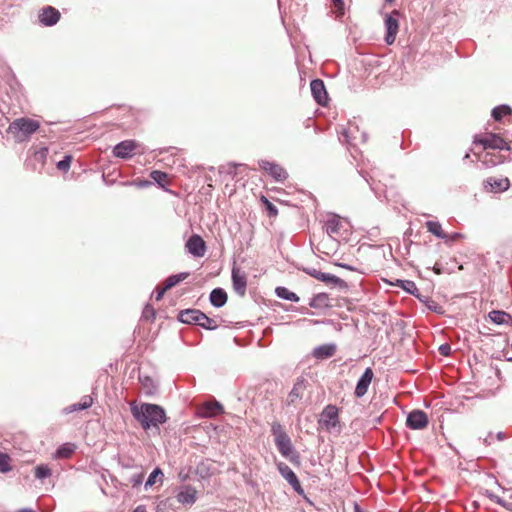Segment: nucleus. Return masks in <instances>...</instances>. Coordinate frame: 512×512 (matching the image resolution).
<instances>
[{
  "label": "nucleus",
  "instance_id": "nucleus-1",
  "mask_svg": "<svg viewBox=\"0 0 512 512\" xmlns=\"http://www.w3.org/2000/svg\"><path fill=\"white\" fill-rule=\"evenodd\" d=\"M132 416L139 422L143 430H159V426L167 421L165 410L157 404H130Z\"/></svg>",
  "mask_w": 512,
  "mask_h": 512
},
{
  "label": "nucleus",
  "instance_id": "nucleus-2",
  "mask_svg": "<svg viewBox=\"0 0 512 512\" xmlns=\"http://www.w3.org/2000/svg\"><path fill=\"white\" fill-rule=\"evenodd\" d=\"M271 433L279 453L292 463L299 462V455L295 451L289 435L279 422L275 421L271 424Z\"/></svg>",
  "mask_w": 512,
  "mask_h": 512
},
{
  "label": "nucleus",
  "instance_id": "nucleus-3",
  "mask_svg": "<svg viewBox=\"0 0 512 512\" xmlns=\"http://www.w3.org/2000/svg\"><path fill=\"white\" fill-rule=\"evenodd\" d=\"M178 320L184 324L198 325L205 330L212 331L218 328V324L214 319L208 317L205 313L198 309L181 310L178 314Z\"/></svg>",
  "mask_w": 512,
  "mask_h": 512
},
{
  "label": "nucleus",
  "instance_id": "nucleus-4",
  "mask_svg": "<svg viewBox=\"0 0 512 512\" xmlns=\"http://www.w3.org/2000/svg\"><path fill=\"white\" fill-rule=\"evenodd\" d=\"M39 126L38 121L23 117L12 121L8 127V132L13 134L19 141H23L36 132Z\"/></svg>",
  "mask_w": 512,
  "mask_h": 512
},
{
  "label": "nucleus",
  "instance_id": "nucleus-5",
  "mask_svg": "<svg viewBox=\"0 0 512 512\" xmlns=\"http://www.w3.org/2000/svg\"><path fill=\"white\" fill-rule=\"evenodd\" d=\"M399 11L394 10L391 14H387L385 17V42L388 45H392L395 42L396 35L399 30Z\"/></svg>",
  "mask_w": 512,
  "mask_h": 512
},
{
  "label": "nucleus",
  "instance_id": "nucleus-6",
  "mask_svg": "<svg viewBox=\"0 0 512 512\" xmlns=\"http://www.w3.org/2000/svg\"><path fill=\"white\" fill-rule=\"evenodd\" d=\"M258 163L276 182L283 183L288 178L287 171L281 165L267 160H260Z\"/></svg>",
  "mask_w": 512,
  "mask_h": 512
},
{
  "label": "nucleus",
  "instance_id": "nucleus-7",
  "mask_svg": "<svg viewBox=\"0 0 512 512\" xmlns=\"http://www.w3.org/2000/svg\"><path fill=\"white\" fill-rule=\"evenodd\" d=\"M474 143L481 144L484 149L510 150L509 144L499 135L493 133L484 138H475Z\"/></svg>",
  "mask_w": 512,
  "mask_h": 512
},
{
  "label": "nucleus",
  "instance_id": "nucleus-8",
  "mask_svg": "<svg viewBox=\"0 0 512 512\" xmlns=\"http://www.w3.org/2000/svg\"><path fill=\"white\" fill-rule=\"evenodd\" d=\"M278 471L281 476L289 483L295 492L299 495L304 494V490L300 484V481L294 471L285 463L280 462L277 465Z\"/></svg>",
  "mask_w": 512,
  "mask_h": 512
},
{
  "label": "nucleus",
  "instance_id": "nucleus-9",
  "mask_svg": "<svg viewBox=\"0 0 512 512\" xmlns=\"http://www.w3.org/2000/svg\"><path fill=\"white\" fill-rule=\"evenodd\" d=\"M338 422V408L334 405H327L320 415L319 425L330 430L336 427Z\"/></svg>",
  "mask_w": 512,
  "mask_h": 512
},
{
  "label": "nucleus",
  "instance_id": "nucleus-10",
  "mask_svg": "<svg viewBox=\"0 0 512 512\" xmlns=\"http://www.w3.org/2000/svg\"><path fill=\"white\" fill-rule=\"evenodd\" d=\"M406 425L412 430H421L428 425L427 414L419 409L412 410L406 419Z\"/></svg>",
  "mask_w": 512,
  "mask_h": 512
},
{
  "label": "nucleus",
  "instance_id": "nucleus-11",
  "mask_svg": "<svg viewBox=\"0 0 512 512\" xmlns=\"http://www.w3.org/2000/svg\"><path fill=\"white\" fill-rule=\"evenodd\" d=\"M137 146L135 140L121 141L113 148V155L117 158L129 159L134 155Z\"/></svg>",
  "mask_w": 512,
  "mask_h": 512
},
{
  "label": "nucleus",
  "instance_id": "nucleus-12",
  "mask_svg": "<svg viewBox=\"0 0 512 512\" xmlns=\"http://www.w3.org/2000/svg\"><path fill=\"white\" fill-rule=\"evenodd\" d=\"M232 285L236 294L244 296L247 288V277L246 273L238 267L232 268L231 273Z\"/></svg>",
  "mask_w": 512,
  "mask_h": 512
},
{
  "label": "nucleus",
  "instance_id": "nucleus-13",
  "mask_svg": "<svg viewBox=\"0 0 512 512\" xmlns=\"http://www.w3.org/2000/svg\"><path fill=\"white\" fill-rule=\"evenodd\" d=\"M310 90L317 104L325 106L328 103V94L321 79H313L310 82Z\"/></svg>",
  "mask_w": 512,
  "mask_h": 512
},
{
  "label": "nucleus",
  "instance_id": "nucleus-14",
  "mask_svg": "<svg viewBox=\"0 0 512 512\" xmlns=\"http://www.w3.org/2000/svg\"><path fill=\"white\" fill-rule=\"evenodd\" d=\"M373 377H374V372H373L372 368L367 367L364 370L361 377L358 379L356 387H355L354 394L357 398H361L367 393Z\"/></svg>",
  "mask_w": 512,
  "mask_h": 512
},
{
  "label": "nucleus",
  "instance_id": "nucleus-15",
  "mask_svg": "<svg viewBox=\"0 0 512 512\" xmlns=\"http://www.w3.org/2000/svg\"><path fill=\"white\" fill-rule=\"evenodd\" d=\"M186 248L195 257H202L206 251V243L201 236L193 234L186 242Z\"/></svg>",
  "mask_w": 512,
  "mask_h": 512
},
{
  "label": "nucleus",
  "instance_id": "nucleus-16",
  "mask_svg": "<svg viewBox=\"0 0 512 512\" xmlns=\"http://www.w3.org/2000/svg\"><path fill=\"white\" fill-rule=\"evenodd\" d=\"M60 19V12L52 7L46 6L42 8L39 14V22L46 27L54 26Z\"/></svg>",
  "mask_w": 512,
  "mask_h": 512
},
{
  "label": "nucleus",
  "instance_id": "nucleus-17",
  "mask_svg": "<svg viewBox=\"0 0 512 512\" xmlns=\"http://www.w3.org/2000/svg\"><path fill=\"white\" fill-rule=\"evenodd\" d=\"M510 181L508 178L489 177L484 181V188L493 193H500L508 190Z\"/></svg>",
  "mask_w": 512,
  "mask_h": 512
},
{
  "label": "nucleus",
  "instance_id": "nucleus-18",
  "mask_svg": "<svg viewBox=\"0 0 512 512\" xmlns=\"http://www.w3.org/2000/svg\"><path fill=\"white\" fill-rule=\"evenodd\" d=\"M306 390V380L303 377L297 378L293 385L292 390L288 394L287 403L288 405L294 404L296 401L303 397L304 391Z\"/></svg>",
  "mask_w": 512,
  "mask_h": 512
},
{
  "label": "nucleus",
  "instance_id": "nucleus-19",
  "mask_svg": "<svg viewBox=\"0 0 512 512\" xmlns=\"http://www.w3.org/2000/svg\"><path fill=\"white\" fill-rule=\"evenodd\" d=\"M197 491L194 487L186 485L177 493V501L181 504H193L196 501Z\"/></svg>",
  "mask_w": 512,
  "mask_h": 512
},
{
  "label": "nucleus",
  "instance_id": "nucleus-20",
  "mask_svg": "<svg viewBox=\"0 0 512 512\" xmlns=\"http://www.w3.org/2000/svg\"><path fill=\"white\" fill-rule=\"evenodd\" d=\"M228 296L223 288H214L209 295V300L212 306L216 308L223 307L227 302Z\"/></svg>",
  "mask_w": 512,
  "mask_h": 512
},
{
  "label": "nucleus",
  "instance_id": "nucleus-21",
  "mask_svg": "<svg viewBox=\"0 0 512 512\" xmlns=\"http://www.w3.org/2000/svg\"><path fill=\"white\" fill-rule=\"evenodd\" d=\"M489 319L496 325L512 326V317L502 310H492L488 314Z\"/></svg>",
  "mask_w": 512,
  "mask_h": 512
},
{
  "label": "nucleus",
  "instance_id": "nucleus-22",
  "mask_svg": "<svg viewBox=\"0 0 512 512\" xmlns=\"http://www.w3.org/2000/svg\"><path fill=\"white\" fill-rule=\"evenodd\" d=\"M341 227L342 223L338 215L331 214L328 216L325 222V229L330 236L339 235Z\"/></svg>",
  "mask_w": 512,
  "mask_h": 512
},
{
  "label": "nucleus",
  "instance_id": "nucleus-23",
  "mask_svg": "<svg viewBox=\"0 0 512 512\" xmlns=\"http://www.w3.org/2000/svg\"><path fill=\"white\" fill-rule=\"evenodd\" d=\"M309 306L314 309H324L330 307L331 304L329 295L324 292L314 295L309 302Z\"/></svg>",
  "mask_w": 512,
  "mask_h": 512
},
{
  "label": "nucleus",
  "instance_id": "nucleus-24",
  "mask_svg": "<svg viewBox=\"0 0 512 512\" xmlns=\"http://www.w3.org/2000/svg\"><path fill=\"white\" fill-rule=\"evenodd\" d=\"M93 404V398L89 395H85L81 398V400L78 403H74L72 405L67 406L64 409V412L69 414L75 411H81L86 410L90 408Z\"/></svg>",
  "mask_w": 512,
  "mask_h": 512
},
{
  "label": "nucleus",
  "instance_id": "nucleus-25",
  "mask_svg": "<svg viewBox=\"0 0 512 512\" xmlns=\"http://www.w3.org/2000/svg\"><path fill=\"white\" fill-rule=\"evenodd\" d=\"M335 351L336 346L334 344H324L314 348L313 356L317 359H326L333 356Z\"/></svg>",
  "mask_w": 512,
  "mask_h": 512
},
{
  "label": "nucleus",
  "instance_id": "nucleus-26",
  "mask_svg": "<svg viewBox=\"0 0 512 512\" xmlns=\"http://www.w3.org/2000/svg\"><path fill=\"white\" fill-rule=\"evenodd\" d=\"M425 226H426L428 232H430L437 238H439V239H447L448 238V234L443 231L440 222L430 220L425 223Z\"/></svg>",
  "mask_w": 512,
  "mask_h": 512
},
{
  "label": "nucleus",
  "instance_id": "nucleus-27",
  "mask_svg": "<svg viewBox=\"0 0 512 512\" xmlns=\"http://www.w3.org/2000/svg\"><path fill=\"white\" fill-rule=\"evenodd\" d=\"M395 285L402 288L408 294H411L419 298V289L417 288L414 281L397 279Z\"/></svg>",
  "mask_w": 512,
  "mask_h": 512
},
{
  "label": "nucleus",
  "instance_id": "nucleus-28",
  "mask_svg": "<svg viewBox=\"0 0 512 512\" xmlns=\"http://www.w3.org/2000/svg\"><path fill=\"white\" fill-rule=\"evenodd\" d=\"M275 294L277 295L278 298L286 301L298 302L300 300L299 296L296 293L290 291L288 288L283 286L277 287L275 289Z\"/></svg>",
  "mask_w": 512,
  "mask_h": 512
},
{
  "label": "nucleus",
  "instance_id": "nucleus-29",
  "mask_svg": "<svg viewBox=\"0 0 512 512\" xmlns=\"http://www.w3.org/2000/svg\"><path fill=\"white\" fill-rule=\"evenodd\" d=\"M203 408H204L203 415L205 417H214L223 412V406L217 401L208 402L204 405Z\"/></svg>",
  "mask_w": 512,
  "mask_h": 512
},
{
  "label": "nucleus",
  "instance_id": "nucleus-30",
  "mask_svg": "<svg viewBox=\"0 0 512 512\" xmlns=\"http://www.w3.org/2000/svg\"><path fill=\"white\" fill-rule=\"evenodd\" d=\"M512 109L509 105L503 104L492 109L491 115L495 121H500L504 116L510 115Z\"/></svg>",
  "mask_w": 512,
  "mask_h": 512
},
{
  "label": "nucleus",
  "instance_id": "nucleus-31",
  "mask_svg": "<svg viewBox=\"0 0 512 512\" xmlns=\"http://www.w3.org/2000/svg\"><path fill=\"white\" fill-rule=\"evenodd\" d=\"M189 273L188 272H181L178 274L170 275L166 281H165V287L169 290L172 287L176 286L181 281H184L186 278H188Z\"/></svg>",
  "mask_w": 512,
  "mask_h": 512
},
{
  "label": "nucleus",
  "instance_id": "nucleus-32",
  "mask_svg": "<svg viewBox=\"0 0 512 512\" xmlns=\"http://www.w3.org/2000/svg\"><path fill=\"white\" fill-rule=\"evenodd\" d=\"M52 474L48 465L41 464L35 467V477L39 480L50 477Z\"/></svg>",
  "mask_w": 512,
  "mask_h": 512
},
{
  "label": "nucleus",
  "instance_id": "nucleus-33",
  "mask_svg": "<svg viewBox=\"0 0 512 512\" xmlns=\"http://www.w3.org/2000/svg\"><path fill=\"white\" fill-rule=\"evenodd\" d=\"M485 496L488 497L491 501L499 504L500 506L508 509V510H511V506L512 504L505 501L504 499H502L501 497L497 496L496 494H494L492 491H489V490H486L485 491Z\"/></svg>",
  "mask_w": 512,
  "mask_h": 512
},
{
  "label": "nucleus",
  "instance_id": "nucleus-34",
  "mask_svg": "<svg viewBox=\"0 0 512 512\" xmlns=\"http://www.w3.org/2000/svg\"><path fill=\"white\" fill-rule=\"evenodd\" d=\"M157 477H163V472L159 467H156L149 475L145 482V489L152 487L156 483Z\"/></svg>",
  "mask_w": 512,
  "mask_h": 512
},
{
  "label": "nucleus",
  "instance_id": "nucleus-35",
  "mask_svg": "<svg viewBox=\"0 0 512 512\" xmlns=\"http://www.w3.org/2000/svg\"><path fill=\"white\" fill-rule=\"evenodd\" d=\"M150 177L153 181H155L160 187H164V183L167 179V174L160 170H153L150 173Z\"/></svg>",
  "mask_w": 512,
  "mask_h": 512
},
{
  "label": "nucleus",
  "instance_id": "nucleus-36",
  "mask_svg": "<svg viewBox=\"0 0 512 512\" xmlns=\"http://www.w3.org/2000/svg\"><path fill=\"white\" fill-rule=\"evenodd\" d=\"M11 470L10 457L6 453L0 452V472L7 473Z\"/></svg>",
  "mask_w": 512,
  "mask_h": 512
},
{
  "label": "nucleus",
  "instance_id": "nucleus-37",
  "mask_svg": "<svg viewBox=\"0 0 512 512\" xmlns=\"http://www.w3.org/2000/svg\"><path fill=\"white\" fill-rule=\"evenodd\" d=\"M139 380H140L141 384L143 385V387L146 389V393L152 394L153 391L155 390V385H154L152 378H150L149 376H143V377L140 376Z\"/></svg>",
  "mask_w": 512,
  "mask_h": 512
},
{
  "label": "nucleus",
  "instance_id": "nucleus-38",
  "mask_svg": "<svg viewBox=\"0 0 512 512\" xmlns=\"http://www.w3.org/2000/svg\"><path fill=\"white\" fill-rule=\"evenodd\" d=\"M74 451V447L70 446L69 444H63L61 445L57 451L56 456L61 458H68Z\"/></svg>",
  "mask_w": 512,
  "mask_h": 512
},
{
  "label": "nucleus",
  "instance_id": "nucleus-39",
  "mask_svg": "<svg viewBox=\"0 0 512 512\" xmlns=\"http://www.w3.org/2000/svg\"><path fill=\"white\" fill-rule=\"evenodd\" d=\"M71 160V155H65L62 160L57 162L56 166L60 171L67 172L70 168Z\"/></svg>",
  "mask_w": 512,
  "mask_h": 512
},
{
  "label": "nucleus",
  "instance_id": "nucleus-40",
  "mask_svg": "<svg viewBox=\"0 0 512 512\" xmlns=\"http://www.w3.org/2000/svg\"><path fill=\"white\" fill-rule=\"evenodd\" d=\"M155 315V309L151 305L147 304L142 311V318L153 321L155 319Z\"/></svg>",
  "mask_w": 512,
  "mask_h": 512
},
{
  "label": "nucleus",
  "instance_id": "nucleus-41",
  "mask_svg": "<svg viewBox=\"0 0 512 512\" xmlns=\"http://www.w3.org/2000/svg\"><path fill=\"white\" fill-rule=\"evenodd\" d=\"M47 155H48V149L46 147H44L35 152L34 158H35V160H37L38 162H40L43 165L45 163Z\"/></svg>",
  "mask_w": 512,
  "mask_h": 512
},
{
  "label": "nucleus",
  "instance_id": "nucleus-42",
  "mask_svg": "<svg viewBox=\"0 0 512 512\" xmlns=\"http://www.w3.org/2000/svg\"><path fill=\"white\" fill-rule=\"evenodd\" d=\"M327 283L339 286L340 288H347L346 282L333 274L330 275Z\"/></svg>",
  "mask_w": 512,
  "mask_h": 512
},
{
  "label": "nucleus",
  "instance_id": "nucleus-43",
  "mask_svg": "<svg viewBox=\"0 0 512 512\" xmlns=\"http://www.w3.org/2000/svg\"><path fill=\"white\" fill-rule=\"evenodd\" d=\"M264 202L266 204V208L268 210L269 216H276L278 214L277 207L274 204H272L269 200H267L266 198H264Z\"/></svg>",
  "mask_w": 512,
  "mask_h": 512
},
{
  "label": "nucleus",
  "instance_id": "nucleus-44",
  "mask_svg": "<svg viewBox=\"0 0 512 512\" xmlns=\"http://www.w3.org/2000/svg\"><path fill=\"white\" fill-rule=\"evenodd\" d=\"M303 271L317 280H319V277H321V275L324 273L315 268H304Z\"/></svg>",
  "mask_w": 512,
  "mask_h": 512
},
{
  "label": "nucleus",
  "instance_id": "nucleus-45",
  "mask_svg": "<svg viewBox=\"0 0 512 512\" xmlns=\"http://www.w3.org/2000/svg\"><path fill=\"white\" fill-rule=\"evenodd\" d=\"M438 351L442 356H449L451 354V346L448 343L441 344Z\"/></svg>",
  "mask_w": 512,
  "mask_h": 512
},
{
  "label": "nucleus",
  "instance_id": "nucleus-46",
  "mask_svg": "<svg viewBox=\"0 0 512 512\" xmlns=\"http://www.w3.org/2000/svg\"><path fill=\"white\" fill-rule=\"evenodd\" d=\"M463 237L464 236L461 233L454 232L452 234H448V238L444 239V240H445V242H453V241H456V240L461 239Z\"/></svg>",
  "mask_w": 512,
  "mask_h": 512
},
{
  "label": "nucleus",
  "instance_id": "nucleus-47",
  "mask_svg": "<svg viewBox=\"0 0 512 512\" xmlns=\"http://www.w3.org/2000/svg\"><path fill=\"white\" fill-rule=\"evenodd\" d=\"M167 290H168V289H167L165 286H164V287H162L161 289H157V290H156V294H155V299H156L157 301L161 300V299H162V297H163V295H164V293H165Z\"/></svg>",
  "mask_w": 512,
  "mask_h": 512
},
{
  "label": "nucleus",
  "instance_id": "nucleus-48",
  "mask_svg": "<svg viewBox=\"0 0 512 512\" xmlns=\"http://www.w3.org/2000/svg\"><path fill=\"white\" fill-rule=\"evenodd\" d=\"M336 265H337L338 267H341V268H344V269H347V270H350V271H358V269H357L356 267L351 266V265L346 264V263H340V262H338V263H336Z\"/></svg>",
  "mask_w": 512,
  "mask_h": 512
},
{
  "label": "nucleus",
  "instance_id": "nucleus-49",
  "mask_svg": "<svg viewBox=\"0 0 512 512\" xmlns=\"http://www.w3.org/2000/svg\"><path fill=\"white\" fill-rule=\"evenodd\" d=\"M332 2L334 3L335 7L339 10H342L344 8L343 0H332Z\"/></svg>",
  "mask_w": 512,
  "mask_h": 512
},
{
  "label": "nucleus",
  "instance_id": "nucleus-50",
  "mask_svg": "<svg viewBox=\"0 0 512 512\" xmlns=\"http://www.w3.org/2000/svg\"><path fill=\"white\" fill-rule=\"evenodd\" d=\"M330 275V273H323L321 277H319V281L327 283Z\"/></svg>",
  "mask_w": 512,
  "mask_h": 512
},
{
  "label": "nucleus",
  "instance_id": "nucleus-51",
  "mask_svg": "<svg viewBox=\"0 0 512 512\" xmlns=\"http://www.w3.org/2000/svg\"><path fill=\"white\" fill-rule=\"evenodd\" d=\"M433 271L436 274H441L442 273V268L438 264H435L434 267H433Z\"/></svg>",
  "mask_w": 512,
  "mask_h": 512
},
{
  "label": "nucleus",
  "instance_id": "nucleus-52",
  "mask_svg": "<svg viewBox=\"0 0 512 512\" xmlns=\"http://www.w3.org/2000/svg\"><path fill=\"white\" fill-rule=\"evenodd\" d=\"M496 438L499 440V441H502L505 439V434L503 432H498L496 434Z\"/></svg>",
  "mask_w": 512,
  "mask_h": 512
},
{
  "label": "nucleus",
  "instance_id": "nucleus-53",
  "mask_svg": "<svg viewBox=\"0 0 512 512\" xmlns=\"http://www.w3.org/2000/svg\"><path fill=\"white\" fill-rule=\"evenodd\" d=\"M16 512H36V511L32 510L31 508H22V509L17 510Z\"/></svg>",
  "mask_w": 512,
  "mask_h": 512
},
{
  "label": "nucleus",
  "instance_id": "nucleus-54",
  "mask_svg": "<svg viewBox=\"0 0 512 512\" xmlns=\"http://www.w3.org/2000/svg\"><path fill=\"white\" fill-rule=\"evenodd\" d=\"M133 512H147L143 506H138Z\"/></svg>",
  "mask_w": 512,
  "mask_h": 512
},
{
  "label": "nucleus",
  "instance_id": "nucleus-55",
  "mask_svg": "<svg viewBox=\"0 0 512 512\" xmlns=\"http://www.w3.org/2000/svg\"><path fill=\"white\" fill-rule=\"evenodd\" d=\"M148 185H149V182H148V181H142V182L138 183V186H139V187H146V186H148Z\"/></svg>",
  "mask_w": 512,
  "mask_h": 512
},
{
  "label": "nucleus",
  "instance_id": "nucleus-56",
  "mask_svg": "<svg viewBox=\"0 0 512 512\" xmlns=\"http://www.w3.org/2000/svg\"><path fill=\"white\" fill-rule=\"evenodd\" d=\"M342 135H343L345 141L348 142V132H347V130L344 129L343 132H342Z\"/></svg>",
  "mask_w": 512,
  "mask_h": 512
},
{
  "label": "nucleus",
  "instance_id": "nucleus-57",
  "mask_svg": "<svg viewBox=\"0 0 512 512\" xmlns=\"http://www.w3.org/2000/svg\"><path fill=\"white\" fill-rule=\"evenodd\" d=\"M366 182L370 185L371 189L374 190V187H373V184L369 181V179H367L365 176H364Z\"/></svg>",
  "mask_w": 512,
  "mask_h": 512
},
{
  "label": "nucleus",
  "instance_id": "nucleus-58",
  "mask_svg": "<svg viewBox=\"0 0 512 512\" xmlns=\"http://www.w3.org/2000/svg\"><path fill=\"white\" fill-rule=\"evenodd\" d=\"M484 443H485L486 445H490V441L488 440V438H485V439H484Z\"/></svg>",
  "mask_w": 512,
  "mask_h": 512
},
{
  "label": "nucleus",
  "instance_id": "nucleus-59",
  "mask_svg": "<svg viewBox=\"0 0 512 512\" xmlns=\"http://www.w3.org/2000/svg\"><path fill=\"white\" fill-rule=\"evenodd\" d=\"M469 156H470V154H469V153H466V154H465V156H464V158H463V160L468 159V158H469Z\"/></svg>",
  "mask_w": 512,
  "mask_h": 512
},
{
  "label": "nucleus",
  "instance_id": "nucleus-60",
  "mask_svg": "<svg viewBox=\"0 0 512 512\" xmlns=\"http://www.w3.org/2000/svg\"><path fill=\"white\" fill-rule=\"evenodd\" d=\"M140 482H141V481H140V479H135V481H134V485H135V484H139Z\"/></svg>",
  "mask_w": 512,
  "mask_h": 512
},
{
  "label": "nucleus",
  "instance_id": "nucleus-61",
  "mask_svg": "<svg viewBox=\"0 0 512 512\" xmlns=\"http://www.w3.org/2000/svg\"><path fill=\"white\" fill-rule=\"evenodd\" d=\"M420 301L424 302V298H422L420 295H419V298H418Z\"/></svg>",
  "mask_w": 512,
  "mask_h": 512
},
{
  "label": "nucleus",
  "instance_id": "nucleus-62",
  "mask_svg": "<svg viewBox=\"0 0 512 512\" xmlns=\"http://www.w3.org/2000/svg\"><path fill=\"white\" fill-rule=\"evenodd\" d=\"M491 164H492V165H496V164H497V162H496V161H492V160H491Z\"/></svg>",
  "mask_w": 512,
  "mask_h": 512
},
{
  "label": "nucleus",
  "instance_id": "nucleus-63",
  "mask_svg": "<svg viewBox=\"0 0 512 512\" xmlns=\"http://www.w3.org/2000/svg\"><path fill=\"white\" fill-rule=\"evenodd\" d=\"M387 3H392L394 0H385Z\"/></svg>",
  "mask_w": 512,
  "mask_h": 512
},
{
  "label": "nucleus",
  "instance_id": "nucleus-64",
  "mask_svg": "<svg viewBox=\"0 0 512 512\" xmlns=\"http://www.w3.org/2000/svg\"><path fill=\"white\" fill-rule=\"evenodd\" d=\"M508 361H511V362H512V357L508 358Z\"/></svg>",
  "mask_w": 512,
  "mask_h": 512
}]
</instances>
